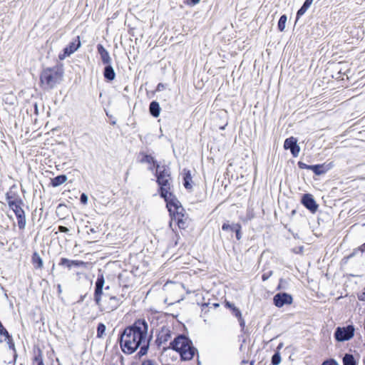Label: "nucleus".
Here are the masks:
<instances>
[{"label": "nucleus", "instance_id": "f257e3e1", "mask_svg": "<svg viewBox=\"0 0 365 365\" xmlns=\"http://www.w3.org/2000/svg\"><path fill=\"white\" fill-rule=\"evenodd\" d=\"M148 330V324L144 319H138L126 327L118 338L123 352L131 354L140 348L137 353L138 357L145 355L150 341V338L147 337Z\"/></svg>", "mask_w": 365, "mask_h": 365}, {"label": "nucleus", "instance_id": "f03ea898", "mask_svg": "<svg viewBox=\"0 0 365 365\" xmlns=\"http://www.w3.org/2000/svg\"><path fill=\"white\" fill-rule=\"evenodd\" d=\"M169 348L177 351L182 361H190L195 354H198L197 349L193 346L192 340L184 334H178L170 343Z\"/></svg>", "mask_w": 365, "mask_h": 365}, {"label": "nucleus", "instance_id": "7ed1b4c3", "mask_svg": "<svg viewBox=\"0 0 365 365\" xmlns=\"http://www.w3.org/2000/svg\"><path fill=\"white\" fill-rule=\"evenodd\" d=\"M155 176L157 178L156 182L159 185V195L160 197H165L166 193L171 192L172 188V178L170 168L157 165Z\"/></svg>", "mask_w": 365, "mask_h": 365}, {"label": "nucleus", "instance_id": "20e7f679", "mask_svg": "<svg viewBox=\"0 0 365 365\" xmlns=\"http://www.w3.org/2000/svg\"><path fill=\"white\" fill-rule=\"evenodd\" d=\"M63 72L56 67L46 68L40 74V83L44 90L53 89L59 83Z\"/></svg>", "mask_w": 365, "mask_h": 365}, {"label": "nucleus", "instance_id": "39448f33", "mask_svg": "<svg viewBox=\"0 0 365 365\" xmlns=\"http://www.w3.org/2000/svg\"><path fill=\"white\" fill-rule=\"evenodd\" d=\"M97 50L103 63L106 65L103 71L105 79L108 81H113L114 79V69L110 65L111 58L108 52L103 46L100 43L97 45Z\"/></svg>", "mask_w": 365, "mask_h": 365}, {"label": "nucleus", "instance_id": "423d86ee", "mask_svg": "<svg viewBox=\"0 0 365 365\" xmlns=\"http://www.w3.org/2000/svg\"><path fill=\"white\" fill-rule=\"evenodd\" d=\"M354 331L355 329L353 325L338 327L334 334V339L339 342L348 341L354 336Z\"/></svg>", "mask_w": 365, "mask_h": 365}, {"label": "nucleus", "instance_id": "0eeeda50", "mask_svg": "<svg viewBox=\"0 0 365 365\" xmlns=\"http://www.w3.org/2000/svg\"><path fill=\"white\" fill-rule=\"evenodd\" d=\"M161 197L165 201L166 207L170 215L174 213L177 210L183 211V207L180 202L172 192H167L165 197L164 196Z\"/></svg>", "mask_w": 365, "mask_h": 365}, {"label": "nucleus", "instance_id": "6e6552de", "mask_svg": "<svg viewBox=\"0 0 365 365\" xmlns=\"http://www.w3.org/2000/svg\"><path fill=\"white\" fill-rule=\"evenodd\" d=\"M104 284L105 279L103 274H98L95 283L94 301L101 309H102L101 304V297L106 295L103 292Z\"/></svg>", "mask_w": 365, "mask_h": 365}, {"label": "nucleus", "instance_id": "1a4fd4ad", "mask_svg": "<svg viewBox=\"0 0 365 365\" xmlns=\"http://www.w3.org/2000/svg\"><path fill=\"white\" fill-rule=\"evenodd\" d=\"M81 46L80 37L78 36L73 39L63 49V53H59L58 58L63 60L76 52Z\"/></svg>", "mask_w": 365, "mask_h": 365}, {"label": "nucleus", "instance_id": "9d476101", "mask_svg": "<svg viewBox=\"0 0 365 365\" xmlns=\"http://www.w3.org/2000/svg\"><path fill=\"white\" fill-rule=\"evenodd\" d=\"M24 204H18L16 205L14 202L10 204V208L14 212L15 215L17 219L18 227L20 230H24L26 226V216L24 210L22 209L21 206Z\"/></svg>", "mask_w": 365, "mask_h": 365}, {"label": "nucleus", "instance_id": "9b49d317", "mask_svg": "<svg viewBox=\"0 0 365 365\" xmlns=\"http://www.w3.org/2000/svg\"><path fill=\"white\" fill-rule=\"evenodd\" d=\"M172 221H175L180 229L185 230L188 226V217L185 215V210H177L174 213L170 215Z\"/></svg>", "mask_w": 365, "mask_h": 365}, {"label": "nucleus", "instance_id": "f8f14e48", "mask_svg": "<svg viewBox=\"0 0 365 365\" xmlns=\"http://www.w3.org/2000/svg\"><path fill=\"white\" fill-rule=\"evenodd\" d=\"M293 299L291 294L287 292H279L276 294L273 297L274 304L279 308L284 305L291 304Z\"/></svg>", "mask_w": 365, "mask_h": 365}, {"label": "nucleus", "instance_id": "ddd939ff", "mask_svg": "<svg viewBox=\"0 0 365 365\" xmlns=\"http://www.w3.org/2000/svg\"><path fill=\"white\" fill-rule=\"evenodd\" d=\"M172 337V331L169 327L163 326L159 331L157 338L155 339V344L158 346H160L163 344H165Z\"/></svg>", "mask_w": 365, "mask_h": 365}, {"label": "nucleus", "instance_id": "4468645a", "mask_svg": "<svg viewBox=\"0 0 365 365\" xmlns=\"http://www.w3.org/2000/svg\"><path fill=\"white\" fill-rule=\"evenodd\" d=\"M301 203L313 214L317 211L319 207L313 195L309 193H306L302 195Z\"/></svg>", "mask_w": 365, "mask_h": 365}, {"label": "nucleus", "instance_id": "2eb2a0df", "mask_svg": "<svg viewBox=\"0 0 365 365\" xmlns=\"http://www.w3.org/2000/svg\"><path fill=\"white\" fill-rule=\"evenodd\" d=\"M284 148L285 150H289L293 157H297L300 151V147L297 144V140L294 137L288 138L284 140Z\"/></svg>", "mask_w": 365, "mask_h": 365}, {"label": "nucleus", "instance_id": "dca6fc26", "mask_svg": "<svg viewBox=\"0 0 365 365\" xmlns=\"http://www.w3.org/2000/svg\"><path fill=\"white\" fill-rule=\"evenodd\" d=\"M58 265L66 267L70 270L73 267L78 268L83 267L85 265V262L81 260H73L66 257H61L58 262Z\"/></svg>", "mask_w": 365, "mask_h": 365}, {"label": "nucleus", "instance_id": "f3484780", "mask_svg": "<svg viewBox=\"0 0 365 365\" xmlns=\"http://www.w3.org/2000/svg\"><path fill=\"white\" fill-rule=\"evenodd\" d=\"M6 199L7 201V203L9 206L10 207V204L11 205L12 202L18 204H24L23 200L19 196L18 193L16 192H13L10 190L8 192L6 195Z\"/></svg>", "mask_w": 365, "mask_h": 365}, {"label": "nucleus", "instance_id": "a211bd4d", "mask_svg": "<svg viewBox=\"0 0 365 365\" xmlns=\"http://www.w3.org/2000/svg\"><path fill=\"white\" fill-rule=\"evenodd\" d=\"M330 166L329 165L325 164H317V165H311V170L316 175H321L326 173L329 169Z\"/></svg>", "mask_w": 365, "mask_h": 365}, {"label": "nucleus", "instance_id": "6ab92c4d", "mask_svg": "<svg viewBox=\"0 0 365 365\" xmlns=\"http://www.w3.org/2000/svg\"><path fill=\"white\" fill-rule=\"evenodd\" d=\"M160 106L158 102L153 101L149 105V112L154 118H158L160 114Z\"/></svg>", "mask_w": 365, "mask_h": 365}, {"label": "nucleus", "instance_id": "aec40b11", "mask_svg": "<svg viewBox=\"0 0 365 365\" xmlns=\"http://www.w3.org/2000/svg\"><path fill=\"white\" fill-rule=\"evenodd\" d=\"M67 179L68 178L66 175L61 174L53 178H51L50 185L53 187H56L66 182Z\"/></svg>", "mask_w": 365, "mask_h": 365}, {"label": "nucleus", "instance_id": "412c9836", "mask_svg": "<svg viewBox=\"0 0 365 365\" xmlns=\"http://www.w3.org/2000/svg\"><path fill=\"white\" fill-rule=\"evenodd\" d=\"M192 177L190 170L187 169H183V185L187 190H191L192 186L191 185Z\"/></svg>", "mask_w": 365, "mask_h": 365}, {"label": "nucleus", "instance_id": "4be33fe9", "mask_svg": "<svg viewBox=\"0 0 365 365\" xmlns=\"http://www.w3.org/2000/svg\"><path fill=\"white\" fill-rule=\"evenodd\" d=\"M231 312H232V314L237 318L240 326L242 330H243L245 327V322L244 319L242 318L241 311L237 307H233V309H232Z\"/></svg>", "mask_w": 365, "mask_h": 365}, {"label": "nucleus", "instance_id": "5701e85b", "mask_svg": "<svg viewBox=\"0 0 365 365\" xmlns=\"http://www.w3.org/2000/svg\"><path fill=\"white\" fill-rule=\"evenodd\" d=\"M32 262L36 269H41L43 267V260L38 253L35 252L32 255Z\"/></svg>", "mask_w": 365, "mask_h": 365}, {"label": "nucleus", "instance_id": "b1692460", "mask_svg": "<svg viewBox=\"0 0 365 365\" xmlns=\"http://www.w3.org/2000/svg\"><path fill=\"white\" fill-rule=\"evenodd\" d=\"M31 365H44L43 352L41 349H38L37 353L35 354Z\"/></svg>", "mask_w": 365, "mask_h": 365}, {"label": "nucleus", "instance_id": "393cba45", "mask_svg": "<svg viewBox=\"0 0 365 365\" xmlns=\"http://www.w3.org/2000/svg\"><path fill=\"white\" fill-rule=\"evenodd\" d=\"M343 365H357L354 356L351 354H345L342 359Z\"/></svg>", "mask_w": 365, "mask_h": 365}, {"label": "nucleus", "instance_id": "a878e982", "mask_svg": "<svg viewBox=\"0 0 365 365\" xmlns=\"http://www.w3.org/2000/svg\"><path fill=\"white\" fill-rule=\"evenodd\" d=\"M241 226L239 223H232L229 224L228 222H225L222 225V230L223 231H230L231 232H235V230Z\"/></svg>", "mask_w": 365, "mask_h": 365}, {"label": "nucleus", "instance_id": "bb28decb", "mask_svg": "<svg viewBox=\"0 0 365 365\" xmlns=\"http://www.w3.org/2000/svg\"><path fill=\"white\" fill-rule=\"evenodd\" d=\"M287 20V17L285 14L280 16L277 24V28L279 31H283L284 30Z\"/></svg>", "mask_w": 365, "mask_h": 365}, {"label": "nucleus", "instance_id": "cd10ccee", "mask_svg": "<svg viewBox=\"0 0 365 365\" xmlns=\"http://www.w3.org/2000/svg\"><path fill=\"white\" fill-rule=\"evenodd\" d=\"M141 162L142 163H149V164L152 163L156 168H157V165H158V162L155 160V158L152 155H148V154H145L144 155L143 158L141 160Z\"/></svg>", "mask_w": 365, "mask_h": 365}, {"label": "nucleus", "instance_id": "c85d7f7f", "mask_svg": "<svg viewBox=\"0 0 365 365\" xmlns=\"http://www.w3.org/2000/svg\"><path fill=\"white\" fill-rule=\"evenodd\" d=\"M6 339H7V343L9 344V349H12L14 351V362H15L16 360V358H17V354H16V349H15V344H14V342L13 341L11 335H10V337L6 338Z\"/></svg>", "mask_w": 365, "mask_h": 365}, {"label": "nucleus", "instance_id": "c756f323", "mask_svg": "<svg viewBox=\"0 0 365 365\" xmlns=\"http://www.w3.org/2000/svg\"><path fill=\"white\" fill-rule=\"evenodd\" d=\"M106 329V325L103 323H99L97 327V337L101 338L105 334Z\"/></svg>", "mask_w": 365, "mask_h": 365}, {"label": "nucleus", "instance_id": "7c9ffc66", "mask_svg": "<svg viewBox=\"0 0 365 365\" xmlns=\"http://www.w3.org/2000/svg\"><path fill=\"white\" fill-rule=\"evenodd\" d=\"M281 362V355L279 351L275 352L271 359V363L272 365H278Z\"/></svg>", "mask_w": 365, "mask_h": 365}, {"label": "nucleus", "instance_id": "2f4dec72", "mask_svg": "<svg viewBox=\"0 0 365 365\" xmlns=\"http://www.w3.org/2000/svg\"><path fill=\"white\" fill-rule=\"evenodd\" d=\"M104 110L106 113V115L108 116L109 119V123L111 125H114V117L113 115V111L112 109H110L108 106L104 108Z\"/></svg>", "mask_w": 365, "mask_h": 365}, {"label": "nucleus", "instance_id": "473e14b6", "mask_svg": "<svg viewBox=\"0 0 365 365\" xmlns=\"http://www.w3.org/2000/svg\"><path fill=\"white\" fill-rule=\"evenodd\" d=\"M359 252L361 253H365V242L358 247L357 248L354 249L352 253H351L349 256V257H352L355 256Z\"/></svg>", "mask_w": 365, "mask_h": 365}, {"label": "nucleus", "instance_id": "72a5a7b5", "mask_svg": "<svg viewBox=\"0 0 365 365\" xmlns=\"http://www.w3.org/2000/svg\"><path fill=\"white\" fill-rule=\"evenodd\" d=\"M0 335L4 336L6 338L10 337V334L6 329L3 326L0 321Z\"/></svg>", "mask_w": 365, "mask_h": 365}, {"label": "nucleus", "instance_id": "f704fd0d", "mask_svg": "<svg viewBox=\"0 0 365 365\" xmlns=\"http://www.w3.org/2000/svg\"><path fill=\"white\" fill-rule=\"evenodd\" d=\"M297 165L300 169L311 170V165H307L306 163H304L302 161H299Z\"/></svg>", "mask_w": 365, "mask_h": 365}, {"label": "nucleus", "instance_id": "c9c22d12", "mask_svg": "<svg viewBox=\"0 0 365 365\" xmlns=\"http://www.w3.org/2000/svg\"><path fill=\"white\" fill-rule=\"evenodd\" d=\"M80 202L83 205H86L88 202V196L86 193H82L80 195Z\"/></svg>", "mask_w": 365, "mask_h": 365}, {"label": "nucleus", "instance_id": "e433bc0d", "mask_svg": "<svg viewBox=\"0 0 365 365\" xmlns=\"http://www.w3.org/2000/svg\"><path fill=\"white\" fill-rule=\"evenodd\" d=\"M200 0H186L185 3L190 6H193L197 4Z\"/></svg>", "mask_w": 365, "mask_h": 365}, {"label": "nucleus", "instance_id": "4c0bfd02", "mask_svg": "<svg viewBox=\"0 0 365 365\" xmlns=\"http://www.w3.org/2000/svg\"><path fill=\"white\" fill-rule=\"evenodd\" d=\"M273 272L272 271H269L267 272H265L262 275V281H266L267 280L272 274Z\"/></svg>", "mask_w": 365, "mask_h": 365}, {"label": "nucleus", "instance_id": "58836bf2", "mask_svg": "<svg viewBox=\"0 0 365 365\" xmlns=\"http://www.w3.org/2000/svg\"><path fill=\"white\" fill-rule=\"evenodd\" d=\"M322 365H339L334 359H329L324 361Z\"/></svg>", "mask_w": 365, "mask_h": 365}, {"label": "nucleus", "instance_id": "ea45409f", "mask_svg": "<svg viewBox=\"0 0 365 365\" xmlns=\"http://www.w3.org/2000/svg\"><path fill=\"white\" fill-rule=\"evenodd\" d=\"M241 230L242 226H240V227H238L235 232L237 240H240L242 238Z\"/></svg>", "mask_w": 365, "mask_h": 365}, {"label": "nucleus", "instance_id": "a19ab883", "mask_svg": "<svg viewBox=\"0 0 365 365\" xmlns=\"http://www.w3.org/2000/svg\"><path fill=\"white\" fill-rule=\"evenodd\" d=\"M141 365H155V362L153 360L147 359L143 361Z\"/></svg>", "mask_w": 365, "mask_h": 365}, {"label": "nucleus", "instance_id": "79ce46f5", "mask_svg": "<svg viewBox=\"0 0 365 365\" xmlns=\"http://www.w3.org/2000/svg\"><path fill=\"white\" fill-rule=\"evenodd\" d=\"M305 14V11L300 8L297 12V21Z\"/></svg>", "mask_w": 365, "mask_h": 365}, {"label": "nucleus", "instance_id": "37998d69", "mask_svg": "<svg viewBox=\"0 0 365 365\" xmlns=\"http://www.w3.org/2000/svg\"><path fill=\"white\" fill-rule=\"evenodd\" d=\"M58 230H59V232H64V233H66L69 231L68 228L65 226H59Z\"/></svg>", "mask_w": 365, "mask_h": 365}, {"label": "nucleus", "instance_id": "c03bdc74", "mask_svg": "<svg viewBox=\"0 0 365 365\" xmlns=\"http://www.w3.org/2000/svg\"><path fill=\"white\" fill-rule=\"evenodd\" d=\"M165 89V85L162 83H159L157 86L156 91H161Z\"/></svg>", "mask_w": 365, "mask_h": 365}, {"label": "nucleus", "instance_id": "a18cd8bd", "mask_svg": "<svg viewBox=\"0 0 365 365\" xmlns=\"http://www.w3.org/2000/svg\"><path fill=\"white\" fill-rule=\"evenodd\" d=\"M358 299L360 301H365V288L364 289V292L358 295Z\"/></svg>", "mask_w": 365, "mask_h": 365}, {"label": "nucleus", "instance_id": "49530a36", "mask_svg": "<svg viewBox=\"0 0 365 365\" xmlns=\"http://www.w3.org/2000/svg\"><path fill=\"white\" fill-rule=\"evenodd\" d=\"M225 307H226L227 308L230 309V311H231V310H232V309H233V307H235V306L234 305V304H232L231 302L226 301V302H225Z\"/></svg>", "mask_w": 365, "mask_h": 365}, {"label": "nucleus", "instance_id": "de8ad7c7", "mask_svg": "<svg viewBox=\"0 0 365 365\" xmlns=\"http://www.w3.org/2000/svg\"><path fill=\"white\" fill-rule=\"evenodd\" d=\"M314 0H305L304 2V4L306 5L308 7H310Z\"/></svg>", "mask_w": 365, "mask_h": 365}, {"label": "nucleus", "instance_id": "09e8293b", "mask_svg": "<svg viewBox=\"0 0 365 365\" xmlns=\"http://www.w3.org/2000/svg\"><path fill=\"white\" fill-rule=\"evenodd\" d=\"M86 297V294L81 295L79 298V299L77 301V303H81L83 302L85 297Z\"/></svg>", "mask_w": 365, "mask_h": 365}, {"label": "nucleus", "instance_id": "8fccbe9b", "mask_svg": "<svg viewBox=\"0 0 365 365\" xmlns=\"http://www.w3.org/2000/svg\"><path fill=\"white\" fill-rule=\"evenodd\" d=\"M127 274V272H126V271H123V273H119V274H118V279H119V280H121V279H122L123 276L124 274Z\"/></svg>", "mask_w": 365, "mask_h": 365}, {"label": "nucleus", "instance_id": "3c124183", "mask_svg": "<svg viewBox=\"0 0 365 365\" xmlns=\"http://www.w3.org/2000/svg\"><path fill=\"white\" fill-rule=\"evenodd\" d=\"M34 113H35V114L38 115V105H37L36 103H34Z\"/></svg>", "mask_w": 365, "mask_h": 365}, {"label": "nucleus", "instance_id": "603ef678", "mask_svg": "<svg viewBox=\"0 0 365 365\" xmlns=\"http://www.w3.org/2000/svg\"><path fill=\"white\" fill-rule=\"evenodd\" d=\"M283 282H284L283 279H280V280H279V285H278V287H277V289H282V283Z\"/></svg>", "mask_w": 365, "mask_h": 365}, {"label": "nucleus", "instance_id": "864d4df0", "mask_svg": "<svg viewBox=\"0 0 365 365\" xmlns=\"http://www.w3.org/2000/svg\"><path fill=\"white\" fill-rule=\"evenodd\" d=\"M283 282H284L283 279H280V280H279V285H278V287H277V289H282V283Z\"/></svg>", "mask_w": 365, "mask_h": 365}, {"label": "nucleus", "instance_id": "5fc2aeb1", "mask_svg": "<svg viewBox=\"0 0 365 365\" xmlns=\"http://www.w3.org/2000/svg\"><path fill=\"white\" fill-rule=\"evenodd\" d=\"M301 8H302V9L303 11H304L306 12V11H307V9H308L309 7L307 6L306 5H304V4H303V5L301 6Z\"/></svg>", "mask_w": 365, "mask_h": 365}, {"label": "nucleus", "instance_id": "6e6d98bb", "mask_svg": "<svg viewBox=\"0 0 365 365\" xmlns=\"http://www.w3.org/2000/svg\"><path fill=\"white\" fill-rule=\"evenodd\" d=\"M58 293L61 294L62 292L61 286V284H58L57 286Z\"/></svg>", "mask_w": 365, "mask_h": 365}, {"label": "nucleus", "instance_id": "4d7b16f0", "mask_svg": "<svg viewBox=\"0 0 365 365\" xmlns=\"http://www.w3.org/2000/svg\"><path fill=\"white\" fill-rule=\"evenodd\" d=\"M212 306L215 309V308H217L220 307V304L219 303H213L212 304Z\"/></svg>", "mask_w": 365, "mask_h": 365}, {"label": "nucleus", "instance_id": "13d9d810", "mask_svg": "<svg viewBox=\"0 0 365 365\" xmlns=\"http://www.w3.org/2000/svg\"><path fill=\"white\" fill-rule=\"evenodd\" d=\"M210 305V303H204L202 304V310L205 309V307H207Z\"/></svg>", "mask_w": 365, "mask_h": 365}, {"label": "nucleus", "instance_id": "bf43d9fd", "mask_svg": "<svg viewBox=\"0 0 365 365\" xmlns=\"http://www.w3.org/2000/svg\"><path fill=\"white\" fill-rule=\"evenodd\" d=\"M96 232V230L94 228H90L89 230L87 231L88 233L89 232Z\"/></svg>", "mask_w": 365, "mask_h": 365}, {"label": "nucleus", "instance_id": "052dcab7", "mask_svg": "<svg viewBox=\"0 0 365 365\" xmlns=\"http://www.w3.org/2000/svg\"><path fill=\"white\" fill-rule=\"evenodd\" d=\"M296 212H296V210H293L292 211V215H294L296 214Z\"/></svg>", "mask_w": 365, "mask_h": 365}, {"label": "nucleus", "instance_id": "680f3d73", "mask_svg": "<svg viewBox=\"0 0 365 365\" xmlns=\"http://www.w3.org/2000/svg\"><path fill=\"white\" fill-rule=\"evenodd\" d=\"M108 289H109V286H107V287H105L106 290H108Z\"/></svg>", "mask_w": 365, "mask_h": 365}, {"label": "nucleus", "instance_id": "e2e57ef3", "mask_svg": "<svg viewBox=\"0 0 365 365\" xmlns=\"http://www.w3.org/2000/svg\"><path fill=\"white\" fill-rule=\"evenodd\" d=\"M54 267H55V264H53V265H52V269H54Z\"/></svg>", "mask_w": 365, "mask_h": 365}]
</instances>
